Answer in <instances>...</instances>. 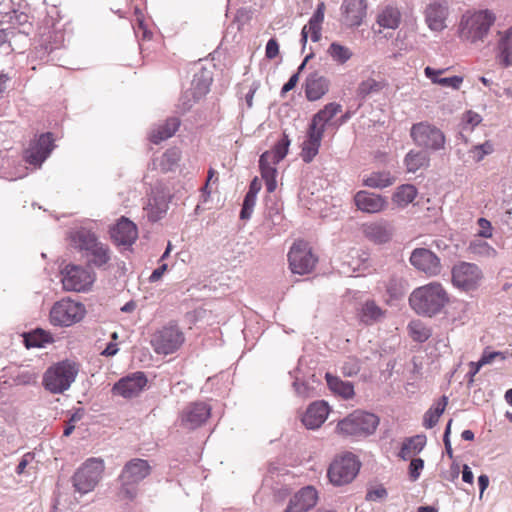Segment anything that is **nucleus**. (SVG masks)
Wrapping results in <instances>:
<instances>
[{"label":"nucleus","instance_id":"nucleus-1","mask_svg":"<svg viewBox=\"0 0 512 512\" xmlns=\"http://www.w3.org/2000/svg\"><path fill=\"white\" fill-rule=\"evenodd\" d=\"M448 301V293L439 282H431L418 287L409 297L411 308L417 314L429 317L439 313Z\"/></svg>","mask_w":512,"mask_h":512},{"label":"nucleus","instance_id":"nucleus-2","mask_svg":"<svg viewBox=\"0 0 512 512\" xmlns=\"http://www.w3.org/2000/svg\"><path fill=\"white\" fill-rule=\"evenodd\" d=\"M495 15L489 10H468L459 22V37L471 44L483 42L491 26L495 22Z\"/></svg>","mask_w":512,"mask_h":512},{"label":"nucleus","instance_id":"nucleus-3","mask_svg":"<svg viewBox=\"0 0 512 512\" xmlns=\"http://www.w3.org/2000/svg\"><path fill=\"white\" fill-rule=\"evenodd\" d=\"M80 371L77 361L65 359L49 366L43 374L42 385L51 394H62L75 382Z\"/></svg>","mask_w":512,"mask_h":512},{"label":"nucleus","instance_id":"nucleus-4","mask_svg":"<svg viewBox=\"0 0 512 512\" xmlns=\"http://www.w3.org/2000/svg\"><path fill=\"white\" fill-rule=\"evenodd\" d=\"M151 473L147 460L134 458L128 461L119 475V496L122 499L133 500L137 496L138 484Z\"/></svg>","mask_w":512,"mask_h":512},{"label":"nucleus","instance_id":"nucleus-5","mask_svg":"<svg viewBox=\"0 0 512 512\" xmlns=\"http://www.w3.org/2000/svg\"><path fill=\"white\" fill-rule=\"evenodd\" d=\"M105 465L102 459L89 458L76 469L71 477L74 492L84 496L98 486L104 473Z\"/></svg>","mask_w":512,"mask_h":512},{"label":"nucleus","instance_id":"nucleus-6","mask_svg":"<svg viewBox=\"0 0 512 512\" xmlns=\"http://www.w3.org/2000/svg\"><path fill=\"white\" fill-rule=\"evenodd\" d=\"M212 81L213 75L210 70L201 68L196 72L193 75L190 87L181 94L177 103V110L182 114L190 111L210 91Z\"/></svg>","mask_w":512,"mask_h":512},{"label":"nucleus","instance_id":"nucleus-7","mask_svg":"<svg viewBox=\"0 0 512 512\" xmlns=\"http://www.w3.org/2000/svg\"><path fill=\"white\" fill-rule=\"evenodd\" d=\"M410 137L414 144L426 151H440L445 148L446 136L436 125L421 121L411 126Z\"/></svg>","mask_w":512,"mask_h":512},{"label":"nucleus","instance_id":"nucleus-8","mask_svg":"<svg viewBox=\"0 0 512 512\" xmlns=\"http://www.w3.org/2000/svg\"><path fill=\"white\" fill-rule=\"evenodd\" d=\"M379 418L364 411H354L338 422L337 431L344 436H368L375 432Z\"/></svg>","mask_w":512,"mask_h":512},{"label":"nucleus","instance_id":"nucleus-9","mask_svg":"<svg viewBox=\"0 0 512 512\" xmlns=\"http://www.w3.org/2000/svg\"><path fill=\"white\" fill-rule=\"evenodd\" d=\"M484 279L482 269L475 263L459 261L451 269L453 286L463 292L477 290Z\"/></svg>","mask_w":512,"mask_h":512},{"label":"nucleus","instance_id":"nucleus-10","mask_svg":"<svg viewBox=\"0 0 512 512\" xmlns=\"http://www.w3.org/2000/svg\"><path fill=\"white\" fill-rule=\"evenodd\" d=\"M360 462L352 453L336 458L328 469V478L333 485L342 486L350 483L360 470Z\"/></svg>","mask_w":512,"mask_h":512},{"label":"nucleus","instance_id":"nucleus-11","mask_svg":"<svg viewBox=\"0 0 512 512\" xmlns=\"http://www.w3.org/2000/svg\"><path fill=\"white\" fill-rule=\"evenodd\" d=\"M85 312L83 304L70 299H63L52 307L50 321L53 325L68 327L81 321Z\"/></svg>","mask_w":512,"mask_h":512},{"label":"nucleus","instance_id":"nucleus-12","mask_svg":"<svg viewBox=\"0 0 512 512\" xmlns=\"http://www.w3.org/2000/svg\"><path fill=\"white\" fill-rule=\"evenodd\" d=\"M289 266L294 274L304 275L310 273L317 262L307 243L299 241L293 244L288 253Z\"/></svg>","mask_w":512,"mask_h":512},{"label":"nucleus","instance_id":"nucleus-13","mask_svg":"<svg viewBox=\"0 0 512 512\" xmlns=\"http://www.w3.org/2000/svg\"><path fill=\"white\" fill-rule=\"evenodd\" d=\"M62 275V284L67 291L85 292L95 281L93 272L73 264L67 265L62 271Z\"/></svg>","mask_w":512,"mask_h":512},{"label":"nucleus","instance_id":"nucleus-14","mask_svg":"<svg viewBox=\"0 0 512 512\" xmlns=\"http://www.w3.org/2000/svg\"><path fill=\"white\" fill-rule=\"evenodd\" d=\"M147 382V377L143 372H133L114 383L111 392L115 396L132 399L139 396L146 387Z\"/></svg>","mask_w":512,"mask_h":512},{"label":"nucleus","instance_id":"nucleus-15","mask_svg":"<svg viewBox=\"0 0 512 512\" xmlns=\"http://www.w3.org/2000/svg\"><path fill=\"white\" fill-rule=\"evenodd\" d=\"M211 415V407L205 402L188 404L180 414V425L188 430H194L206 423Z\"/></svg>","mask_w":512,"mask_h":512},{"label":"nucleus","instance_id":"nucleus-16","mask_svg":"<svg viewBox=\"0 0 512 512\" xmlns=\"http://www.w3.org/2000/svg\"><path fill=\"white\" fill-rule=\"evenodd\" d=\"M409 260L415 269L430 277L437 276L441 272L442 266L440 258L429 249H414Z\"/></svg>","mask_w":512,"mask_h":512},{"label":"nucleus","instance_id":"nucleus-17","mask_svg":"<svg viewBox=\"0 0 512 512\" xmlns=\"http://www.w3.org/2000/svg\"><path fill=\"white\" fill-rule=\"evenodd\" d=\"M54 139L51 133H45L31 143L25 152V160L27 163L40 167L42 163L49 157L54 149Z\"/></svg>","mask_w":512,"mask_h":512},{"label":"nucleus","instance_id":"nucleus-18","mask_svg":"<svg viewBox=\"0 0 512 512\" xmlns=\"http://www.w3.org/2000/svg\"><path fill=\"white\" fill-rule=\"evenodd\" d=\"M324 14L325 4L324 2H319L308 23L304 25L301 30V43L303 48H305L309 36L313 42L320 41L322 37V24L324 21Z\"/></svg>","mask_w":512,"mask_h":512},{"label":"nucleus","instance_id":"nucleus-19","mask_svg":"<svg viewBox=\"0 0 512 512\" xmlns=\"http://www.w3.org/2000/svg\"><path fill=\"white\" fill-rule=\"evenodd\" d=\"M318 501V493L312 486L300 489L289 501L285 512H307L312 509Z\"/></svg>","mask_w":512,"mask_h":512},{"label":"nucleus","instance_id":"nucleus-20","mask_svg":"<svg viewBox=\"0 0 512 512\" xmlns=\"http://www.w3.org/2000/svg\"><path fill=\"white\" fill-rule=\"evenodd\" d=\"M354 202L359 210L371 214L379 213L387 206L386 198L366 190L358 191L354 196Z\"/></svg>","mask_w":512,"mask_h":512},{"label":"nucleus","instance_id":"nucleus-21","mask_svg":"<svg viewBox=\"0 0 512 512\" xmlns=\"http://www.w3.org/2000/svg\"><path fill=\"white\" fill-rule=\"evenodd\" d=\"M330 81L319 71L311 72L305 79V95L309 101L321 99L329 91Z\"/></svg>","mask_w":512,"mask_h":512},{"label":"nucleus","instance_id":"nucleus-22","mask_svg":"<svg viewBox=\"0 0 512 512\" xmlns=\"http://www.w3.org/2000/svg\"><path fill=\"white\" fill-rule=\"evenodd\" d=\"M449 15L448 6L445 3L433 1L425 9V21L432 31H442Z\"/></svg>","mask_w":512,"mask_h":512},{"label":"nucleus","instance_id":"nucleus-23","mask_svg":"<svg viewBox=\"0 0 512 512\" xmlns=\"http://www.w3.org/2000/svg\"><path fill=\"white\" fill-rule=\"evenodd\" d=\"M362 232L368 240L375 244L387 243L393 236L392 226L384 220L363 224Z\"/></svg>","mask_w":512,"mask_h":512},{"label":"nucleus","instance_id":"nucleus-24","mask_svg":"<svg viewBox=\"0 0 512 512\" xmlns=\"http://www.w3.org/2000/svg\"><path fill=\"white\" fill-rule=\"evenodd\" d=\"M329 411L325 401H315L308 406L302 416V423L307 429H317L326 421Z\"/></svg>","mask_w":512,"mask_h":512},{"label":"nucleus","instance_id":"nucleus-25","mask_svg":"<svg viewBox=\"0 0 512 512\" xmlns=\"http://www.w3.org/2000/svg\"><path fill=\"white\" fill-rule=\"evenodd\" d=\"M323 135V127H314L309 124L307 136L302 143L301 150V157L305 163H310L318 154Z\"/></svg>","mask_w":512,"mask_h":512},{"label":"nucleus","instance_id":"nucleus-26","mask_svg":"<svg viewBox=\"0 0 512 512\" xmlns=\"http://www.w3.org/2000/svg\"><path fill=\"white\" fill-rule=\"evenodd\" d=\"M184 334L177 324L169 323L162 328V354L176 352L184 343Z\"/></svg>","mask_w":512,"mask_h":512},{"label":"nucleus","instance_id":"nucleus-27","mask_svg":"<svg viewBox=\"0 0 512 512\" xmlns=\"http://www.w3.org/2000/svg\"><path fill=\"white\" fill-rule=\"evenodd\" d=\"M366 8L365 0H343L341 9L345 23L348 26L361 25Z\"/></svg>","mask_w":512,"mask_h":512},{"label":"nucleus","instance_id":"nucleus-28","mask_svg":"<svg viewBox=\"0 0 512 512\" xmlns=\"http://www.w3.org/2000/svg\"><path fill=\"white\" fill-rule=\"evenodd\" d=\"M137 236L136 225L127 218H122L111 230V237L118 245H132Z\"/></svg>","mask_w":512,"mask_h":512},{"label":"nucleus","instance_id":"nucleus-29","mask_svg":"<svg viewBox=\"0 0 512 512\" xmlns=\"http://www.w3.org/2000/svg\"><path fill=\"white\" fill-rule=\"evenodd\" d=\"M496 59L504 67H512V27L499 31Z\"/></svg>","mask_w":512,"mask_h":512},{"label":"nucleus","instance_id":"nucleus-30","mask_svg":"<svg viewBox=\"0 0 512 512\" xmlns=\"http://www.w3.org/2000/svg\"><path fill=\"white\" fill-rule=\"evenodd\" d=\"M69 240L71 246L83 254L91 250L93 245L99 241L92 231L83 227L71 230L69 232Z\"/></svg>","mask_w":512,"mask_h":512},{"label":"nucleus","instance_id":"nucleus-31","mask_svg":"<svg viewBox=\"0 0 512 512\" xmlns=\"http://www.w3.org/2000/svg\"><path fill=\"white\" fill-rule=\"evenodd\" d=\"M395 181L396 178L390 171H373L363 177L362 185L373 189H384L392 186Z\"/></svg>","mask_w":512,"mask_h":512},{"label":"nucleus","instance_id":"nucleus-32","mask_svg":"<svg viewBox=\"0 0 512 512\" xmlns=\"http://www.w3.org/2000/svg\"><path fill=\"white\" fill-rule=\"evenodd\" d=\"M384 317L385 311L373 300L365 301L358 311V318L360 322L365 325H372L376 322H379Z\"/></svg>","mask_w":512,"mask_h":512},{"label":"nucleus","instance_id":"nucleus-33","mask_svg":"<svg viewBox=\"0 0 512 512\" xmlns=\"http://www.w3.org/2000/svg\"><path fill=\"white\" fill-rule=\"evenodd\" d=\"M325 379H326L329 389L335 395H338L345 400L353 398L355 392H354V386L351 382L343 381L339 377L334 376L329 372H327L325 374Z\"/></svg>","mask_w":512,"mask_h":512},{"label":"nucleus","instance_id":"nucleus-34","mask_svg":"<svg viewBox=\"0 0 512 512\" xmlns=\"http://www.w3.org/2000/svg\"><path fill=\"white\" fill-rule=\"evenodd\" d=\"M430 164V157L426 150H410L404 157V165L408 173H415Z\"/></svg>","mask_w":512,"mask_h":512},{"label":"nucleus","instance_id":"nucleus-35","mask_svg":"<svg viewBox=\"0 0 512 512\" xmlns=\"http://www.w3.org/2000/svg\"><path fill=\"white\" fill-rule=\"evenodd\" d=\"M278 163L272 162V161H263V156H260L259 159V167L261 171L262 179L265 182L266 190L269 193H272L276 190L277 187V168L276 165Z\"/></svg>","mask_w":512,"mask_h":512},{"label":"nucleus","instance_id":"nucleus-36","mask_svg":"<svg viewBox=\"0 0 512 512\" xmlns=\"http://www.w3.org/2000/svg\"><path fill=\"white\" fill-rule=\"evenodd\" d=\"M426 445V436L425 435H416L406 439L401 447L399 452V456L407 460L412 456L420 453Z\"/></svg>","mask_w":512,"mask_h":512},{"label":"nucleus","instance_id":"nucleus-37","mask_svg":"<svg viewBox=\"0 0 512 512\" xmlns=\"http://www.w3.org/2000/svg\"><path fill=\"white\" fill-rule=\"evenodd\" d=\"M90 264L96 267H103L110 260V251L107 245L97 241L93 248L84 254Z\"/></svg>","mask_w":512,"mask_h":512},{"label":"nucleus","instance_id":"nucleus-38","mask_svg":"<svg viewBox=\"0 0 512 512\" xmlns=\"http://www.w3.org/2000/svg\"><path fill=\"white\" fill-rule=\"evenodd\" d=\"M341 105L338 103H328L323 109L319 110L312 118L310 125L314 127H323L325 131L326 124L341 111Z\"/></svg>","mask_w":512,"mask_h":512},{"label":"nucleus","instance_id":"nucleus-39","mask_svg":"<svg viewBox=\"0 0 512 512\" xmlns=\"http://www.w3.org/2000/svg\"><path fill=\"white\" fill-rule=\"evenodd\" d=\"M418 192L414 185L403 184L399 186L392 196V201L401 208L406 207L414 201Z\"/></svg>","mask_w":512,"mask_h":512},{"label":"nucleus","instance_id":"nucleus-40","mask_svg":"<svg viewBox=\"0 0 512 512\" xmlns=\"http://www.w3.org/2000/svg\"><path fill=\"white\" fill-rule=\"evenodd\" d=\"M401 20V14L396 7L386 6L377 16V23L387 29H396Z\"/></svg>","mask_w":512,"mask_h":512},{"label":"nucleus","instance_id":"nucleus-41","mask_svg":"<svg viewBox=\"0 0 512 512\" xmlns=\"http://www.w3.org/2000/svg\"><path fill=\"white\" fill-rule=\"evenodd\" d=\"M326 52L332 61L338 65L346 64L353 56L352 50L339 42H332Z\"/></svg>","mask_w":512,"mask_h":512},{"label":"nucleus","instance_id":"nucleus-42","mask_svg":"<svg viewBox=\"0 0 512 512\" xmlns=\"http://www.w3.org/2000/svg\"><path fill=\"white\" fill-rule=\"evenodd\" d=\"M289 145L290 140L288 136L284 134L283 137L275 144L272 150L266 151L262 154L263 161L279 163L287 155Z\"/></svg>","mask_w":512,"mask_h":512},{"label":"nucleus","instance_id":"nucleus-43","mask_svg":"<svg viewBox=\"0 0 512 512\" xmlns=\"http://www.w3.org/2000/svg\"><path fill=\"white\" fill-rule=\"evenodd\" d=\"M467 251L476 257L482 258H493L497 254V251L481 237L471 240Z\"/></svg>","mask_w":512,"mask_h":512},{"label":"nucleus","instance_id":"nucleus-44","mask_svg":"<svg viewBox=\"0 0 512 512\" xmlns=\"http://www.w3.org/2000/svg\"><path fill=\"white\" fill-rule=\"evenodd\" d=\"M448 403V398L446 396H442L438 402H436L424 415L423 424L427 429L433 428L443 414L446 405Z\"/></svg>","mask_w":512,"mask_h":512},{"label":"nucleus","instance_id":"nucleus-45","mask_svg":"<svg viewBox=\"0 0 512 512\" xmlns=\"http://www.w3.org/2000/svg\"><path fill=\"white\" fill-rule=\"evenodd\" d=\"M387 86L385 80H376L374 78H367L362 80L357 87V95L361 98H366L371 94H375L383 90Z\"/></svg>","mask_w":512,"mask_h":512},{"label":"nucleus","instance_id":"nucleus-46","mask_svg":"<svg viewBox=\"0 0 512 512\" xmlns=\"http://www.w3.org/2000/svg\"><path fill=\"white\" fill-rule=\"evenodd\" d=\"M408 330L412 339L420 343L425 342L431 336V330L420 320L411 321Z\"/></svg>","mask_w":512,"mask_h":512},{"label":"nucleus","instance_id":"nucleus-47","mask_svg":"<svg viewBox=\"0 0 512 512\" xmlns=\"http://www.w3.org/2000/svg\"><path fill=\"white\" fill-rule=\"evenodd\" d=\"M181 159V151L177 147L168 149L162 155V172L173 171L178 167V163Z\"/></svg>","mask_w":512,"mask_h":512},{"label":"nucleus","instance_id":"nucleus-48","mask_svg":"<svg viewBox=\"0 0 512 512\" xmlns=\"http://www.w3.org/2000/svg\"><path fill=\"white\" fill-rule=\"evenodd\" d=\"M27 347H43L44 344L52 342V337L49 333L43 330H36L25 338Z\"/></svg>","mask_w":512,"mask_h":512},{"label":"nucleus","instance_id":"nucleus-49","mask_svg":"<svg viewBox=\"0 0 512 512\" xmlns=\"http://www.w3.org/2000/svg\"><path fill=\"white\" fill-rule=\"evenodd\" d=\"M181 125V120L177 116L168 117L162 124V140L171 138L175 135Z\"/></svg>","mask_w":512,"mask_h":512},{"label":"nucleus","instance_id":"nucleus-50","mask_svg":"<svg viewBox=\"0 0 512 512\" xmlns=\"http://www.w3.org/2000/svg\"><path fill=\"white\" fill-rule=\"evenodd\" d=\"M361 365L356 357H347L340 366V371L345 377H353L360 371Z\"/></svg>","mask_w":512,"mask_h":512},{"label":"nucleus","instance_id":"nucleus-51","mask_svg":"<svg viewBox=\"0 0 512 512\" xmlns=\"http://www.w3.org/2000/svg\"><path fill=\"white\" fill-rule=\"evenodd\" d=\"M494 151L493 144L490 141H486L482 144L475 145L471 148L470 154L474 161L480 162L485 156L491 154Z\"/></svg>","mask_w":512,"mask_h":512},{"label":"nucleus","instance_id":"nucleus-52","mask_svg":"<svg viewBox=\"0 0 512 512\" xmlns=\"http://www.w3.org/2000/svg\"><path fill=\"white\" fill-rule=\"evenodd\" d=\"M293 387H294V390L296 392V394L299 396V397H302L304 399L306 398H312L314 396H316V391H315V388L312 387L308 382L306 381H299L298 379H296L294 382H293Z\"/></svg>","mask_w":512,"mask_h":512},{"label":"nucleus","instance_id":"nucleus-53","mask_svg":"<svg viewBox=\"0 0 512 512\" xmlns=\"http://www.w3.org/2000/svg\"><path fill=\"white\" fill-rule=\"evenodd\" d=\"M256 199H257V196H254L252 194H246L245 195V198H244V201H243V205H242V209H241V212H240V218L241 219H243V220L250 219V217H251V215L253 213L255 204H256Z\"/></svg>","mask_w":512,"mask_h":512},{"label":"nucleus","instance_id":"nucleus-54","mask_svg":"<svg viewBox=\"0 0 512 512\" xmlns=\"http://www.w3.org/2000/svg\"><path fill=\"white\" fill-rule=\"evenodd\" d=\"M145 215L151 222L160 220V207L158 206L157 198H150L146 207L144 208Z\"/></svg>","mask_w":512,"mask_h":512},{"label":"nucleus","instance_id":"nucleus-55","mask_svg":"<svg viewBox=\"0 0 512 512\" xmlns=\"http://www.w3.org/2000/svg\"><path fill=\"white\" fill-rule=\"evenodd\" d=\"M482 121V117L475 111L468 110L464 113L462 122L464 125V129L473 130L477 125H479Z\"/></svg>","mask_w":512,"mask_h":512},{"label":"nucleus","instance_id":"nucleus-56","mask_svg":"<svg viewBox=\"0 0 512 512\" xmlns=\"http://www.w3.org/2000/svg\"><path fill=\"white\" fill-rule=\"evenodd\" d=\"M387 495H388V492H387L386 488H384L382 485H379L377 487L370 488L367 491L365 499L367 501L376 502V501L385 499L387 497Z\"/></svg>","mask_w":512,"mask_h":512},{"label":"nucleus","instance_id":"nucleus-57","mask_svg":"<svg viewBox=\"0 0 512 512\" xmlns=\"http://www.w3.org/2000/svg\"><path fill=\"white\" fill-rule=\"evenodd\" d=\"M37 381V374L33 371H22L15 378L14 382L17 385H31Z\"/></svg>","mask_w":512,"mask_h":512},{"label":"nucleus","instance_id":"nucleus-58","mask_svg":"<svg viewBox=\"0 0 512 512\" xmlns=\"http://www.w3.org/2000/svg\"><path fill=\"white\" fill-rule=\"evenodd\" d=\"M424 468V461L421 458H413L409 465V477L411 481H416Z\"/></svg>","mask_w":512,"mask_h":512},{"label":"nucleus","instance_id":"nucleus-59","mask_svg":"<svg viewBox=\"0 0 512 512\" xmlns=\"http://www.w3.org/2000/svg\"><path fill=\"white\" fill-rule=\"evenodd\" d=\"M463 77L462 76H452V77H444L441 78V80H438V85L444 86V87H451L455 90H458L463 83Z\"/></svg>","mask_w":512,"mask_h":512},{"label":"nucleus","instance_id":"nucleus-60","mask_svg":"<svg viewBox=\"0 0 512 512\" xmlns=\"http://www.w3.org/2000/svg\"><path fill=\"white\" fill-rule=\"evenodd\" d=\"M279 55V44L275 38L268 40L265 47V57L269 60L276 58Z\"/></svg>","mask_w":512,"mask_h":512},{"label":"nucleus","instance_id":"nucleus-61","mask_svg":"<svg viewBox=\"0 0 512 512\" xmlns=\"http://www.w3.org/2000/svg\"><path fill=\"white\" fill-rule=\"evenodd\" d=\"M478 225L480 230L478 231L477 236L481 238H490L492 237V226L491 223L485 218L478 219Z\"/></svg>","mask_w":512,"mask_h":512},{"label":"nucleus","instance_id":"nucleus-62","mask_svg":"<svg viewBox=\"0 0 512 512\" xmlns=\"http://www.w3.org/2000/svg\"><path fill=\"white\" fill-rule=\"evenodd\" d=\"M446 69H434L430 66L425 67L424 74L427 78L431 80L433 84H438V80H441L439 75L443 74Z\"/></svg>","mask_w":512,"mask_h":512},{"label":"nucleus","instance_id":"nucleus-63","mask_svg":"<svg viewBox=\"0 0 512 512\" xmlns=\"http://www.w3.org/2000/svg\"><path fill=\"white\" fill-rule=\"evenodd\" d=\"M496 357H501L502 360L505 359V357L503 356V354L501 352H497V351H493V352L484 351L482 356H481V358L479 359L480 365L484 366V365L490 364V363L493 362V360Z\"/></svg>","mask_w":512,"mask_h":512},{"label":"nucleus","instance_id":"nucleus-64","mask_svg":"<svg viewBox=\"0 0 512 512\" xmlns=\"http://www.w3.org/2000/svg\"><path fill=\"white\" fill-rule=\"evenodd\" d=\"M34 459V454L33 453H26L23 455V457L21 458L18 466L16 467V473L18 475H21L24 473L26 467L32 462V460Z\"/></svg>","mask_w":512,"mask_h":512}]
</instances>
